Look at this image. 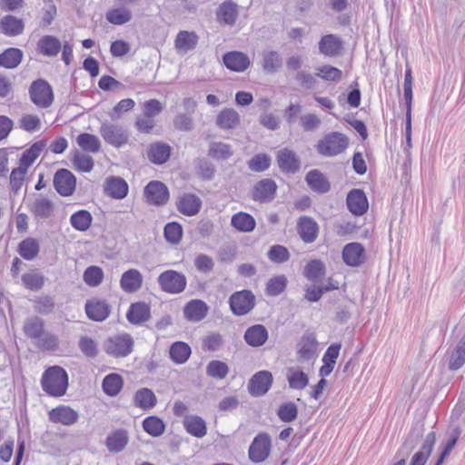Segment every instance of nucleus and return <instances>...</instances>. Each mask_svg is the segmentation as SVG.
Segmentation results:
<instances>
[{"label": "nucleus", "instance_id": "774afa93", "mask_svg": "<svg viewBox=\"0 0 465 465\" xmlns=\"http://www.w3.org/2000/svg\"><path fill=\"white\" fill-rule=\"evenodd\" d=\"M196 169L198 175L203 180H212L214 177V165L205 158L197 161Z\"/></svg>", "mask_w": 465, "mask_h": 465}, {"label": "nucleus", "instance_id": "37998d69", "mask_svg": "<svg viewBox=\"0 0 465 465\" xmlns=\"http://www.w3.org/2000/svg\"><path fill=\"white\" fill-rule=\"evenodd\" d=\"M23 56L21 49L9 47L0 54V66L6 69L16 68L22 62Z\"/></svg>", "mask_w": 465, "mask_h": 465}, {"label": "nucleus", "instance_id": "39448f33", "mask_svg": "<svg viewBox=\"0 0 465 465\" xmlns=\"http://www.w3.org/2000/svg\"><path fill=\"white\" fill-rule=\"evenodd\" d=\"M134 347V340L128 333H122L109 337L104 344L106 353L119 358L129 355Z\"/></svg>", "mask_w": 465, "mask_h": 465}, {"label": "nucleus", "instance_id": "ddd939ff", "mask_svg": "<svg viewBox=\"0 0 465 465\" xmlns=\"http://www.w3.org/2000/svg\"><path fill=\"white\" fill-rule=\"evenodd\" d=\"M273 381L272 375L268 371L256 372L249 381L248 390L254 397L263 396L270 390Z\"/></svg>", "mask_w": 465, "mask_h": 465}, {"label": "nucleus", "instance_id": "f03ea898", "mask_svg": "<svg viewBox=\"0 0 465 465\" xmlns=\"http://www.w3.org/2000/svg\"><path fill=\"white\" fill-rule=\"evenodd\" d=\"M41 386L43 391L49 396H64L68 388V374L66 371L57 365L47 368L42 375Z\"/></svg>", "mask_w": 465, "mask_h": 465}, {"label": "nucleus", "instance_id": "338daca9", "mask_svg": "<svg viewBox=\"0 0 465 465\" xmlns=\"http://www.w3.org/2000/svg\"><path fill=\"white\" fill-rule=\"evenodd\" d=\"M316 75L325 81L338 82L342 77V72L337 67L326 64L318 68Z\"/></svg>", "mask_w": 465, "mask_h": 465}, {"label": "nucleus", "instance_id": "473e14b6", "mask_svg": "<svg viewBox=\"0 0 465 465\" xmlns=\"http://www.w3.org/2000/svg\"><path fill=\"white\" fill-rule=\"evenodd\" d=\"M25 24L12 15H6L0 19V32L7 36H16L24 32Z\"/></svg>", "mask_w": 465, "mask_h": 465}, {"label": "nucleus", "instance_id": "3c124183", "mask_svg": "<svg viewBox=\"0 0 465 465\" xmlns=\"http://www.w3.org/2000/svg\"><path fill=\"white\" fill-rule=\"evenodd\" d=\"M39 250L37 240L29 237L19 243L17 252L25 260L32 261L38 255Z\"/></svg>", "mask_w": 465, "mask_h": 465}, {"label": "nucleus", "instance_id": "864d4df0", "mask_svg": "<svg viewBox=\"0 0 465 465\" xmlns=\"http://www.w3.org/2000/svg\"><path fill=\"white\" fill-rule=\"evenodd\" d=\"M233 154L232 146L223 142H212L208 155L216 160H227Z\"/></svg>", "mask_w": 465, "mask_h": 465}, {"label": "nucleus", "instance_id": "4d7b16f0", "mask_svg": "<svg viewBox=\"0 0 465 465\" xmlns=\"http://www.w3.org/2000/svg\"><path fill=\"white\" fill-rule=\"evenodd\" d=\"M76 142L84 151L89 153H97L101 147L98 137L88 133L80 134L76 138Z\"/></svg>", "mask_w": 465, "mask_h": 465}, {"label": "nucleus", "instance_id": "603ef678", "mask_svg": "<svg viewBox=\"0 0 465 465\" xmlns=\"http://www.w3.org/2000/svg\"><path fill=\"white\" fill-rule=\"evenodd\" d=\"M38 48L44 55L55 56L61 49V42L53 35H45L39 40Z\"/></svg>", "mask_w": 465, "mask_h": 465}, {"label": "nucleus", "instance_id": "49530a36", "mask_svg": "<svg viewBox=\"0 0 465 465\" xmlns=\"http://www.w3.org/2000/svg\"><path fill=\"white\" fill-rule=\"evenodd\" d=\"M286 378L289 387L292 390H303L309 383L308 375L300 369L289 368Z\"/></svg>", "mask_w": 465, "mask_h": 465}, {"label": "nucleus", "instance_id": "0eeeda50", "mask_svg": "<svg viewBox=\"0 0 465 465\" xmlns=\"http://www.w3.org/2000/svg\"><path fill=\"white\" fill-rule=\"evenodd\" d=\"M29 95L31 101L39 108H47L54 101L53 89L44 79H37L31 84Z\"/></svg>", "mask_w": 465, "mask_h": 465}, {"label": "nucleus", "instance_id": "8fccbe9b", "mask_svg": "<svg viewBox=\"0 0 465 465\" xmlns=\"http://www.w3.org/2000/svg\"><path fill=\"white\" fill-rule=\"evenodd\" d=\"M106 20L113 25H122L132 20L133 15L125 5L113 8L106 13Z\"/></svg>", "mask_w": 465, "mask_h": 465}, {"label": "nucleus", "instance_id": "ea45409f", "mask_svg": "<svg viewBox=\"0 0 465 465\" xmlns=\"http://www.w3.org/2000/svg\"><path fill=\"white\" fill-rule=\"evenodd\" d=\"M231 225L241 232H251L255 229V219L247 213L239 212L232 216Z\"/></svg>", "mask_w": 465, "mask_h": 465}, {"label": "nucleus", "instance_id": "680f3d73", "mask_svg": "<svg viewBox=\"0 0 465 465\" xmlns=\"http://www.w3.org/2000/svg\"><path fill=\"white\" fill-rule=\"evenodd\" d=\"M163 234L168 242L176 244L180 242L183 237V228L181 224L176 222L168 223L164 226Z\"/></svg>", "mask_w": 465, "mask_h": 465}, {"label": "nucleus", "instance_id": "aec40b11", "mask_svg": "<svg viewBox=\"0 0 465 465\" xmlns=\"http://www.w3.org/2000/svg\"><path fill=\"white\" fill-rule=\"evenodd\" d=\"M297 231L304 242L311 243L313 242L318 236L319 226L312 218L302 216L298 221Z\"/></svg>", "mask_w": 465, "mask_h": 465}, {"label": "nucleus", "instance_id": "79ce46f5", "mask_svg": "<svg viewBox=\"0 0 465 465\" xmlns=\"http://www.w3.org/2000/svg\"><path fill=\"white\" fill-rule=\"evenodd\" d=\"M45 143L38 141L33 143L30 148L26 149L21 155L19 160V166L22 169L28 170V168L38 158L41 152L45 149Z\"/></svg>", "mask_w": 465, "mask_h": 465}, {"label": "nucleus", "instance_id": "2eb2a0df", "mask_svg": "<svg viewBox=\"0 0 465 465\" xmlns=\"http://www.w3.org/2000/svg\"><path fill=\"white\" fill-rule=\"evenodd\" d=\"M85 312L87 317L94 322L106 320L111 312V306L104 300L93 299L86 302Z\"/></svg>", "mask_w": 465, "mask_h": 465}, {"label": "nucleus", "instance_id": "4468645a", "mask_svg": "<svg viewBox=\"0 0 465 465\" xmlns=\"http://www.w3.org/2000/svg\"><path fill=\"white\" fill-rule=\"evenodd\" d=\"M348 210L356 216L363 215L369 208V203L364 192L361 189H352L346 198Z\"/></svg>", "mask_w": 465, "mask_h": 465}, {"label": "nucleus", "instance_id": "a19ab883", "mask_svg": "<svg viewBox=\"0 0 465 465\" xmlns=\"http://www.w3.org/2000/svg\"><path fill=\"white\" fill-rule=\"evenodd\" d=\"M342 48V43L335 35H326L319 42L320 52L327 56H335L339 54Z\"/></svg>", "mask_w": 465, "mask_h": 465}, {"label": "nucleus", "instance_id": "58836bf2", "mask_svg": "<svg viewBox=\"0 0 465 465\" xmlns=\"http://www.w3.org/2000/svg\"><path fill=\"white\" fill-rule=\"evenodd\" d=\"M282 66V58L277 51L264 50L262 53V68L266 74H275Z\"/></svg>", "mask_w": 465, "mask_h": 465}, {"label": "nucleus", "instance_id": "cd10ccee", "mask_svg": "<svg viewBox=\"0 0 465 465\" xmlns=\"http://www.w3.org/2000/svg\"><path fill=\"white\" fill-rule=\"evenodd\" d=\"M317 344L314 332L305 331L298 343L299 357L304 361L311 360L315 354Z\"/></svg>", "mask_w": 465, "mask_h": 465}, {"label": "nucleus", "instance_id": "c85d7f7f", "mask_svg": "<svg viewBox=\"0 0 465 465\" xmlns=\"http://www.w3.org/2000/svg\"><path fill=\"white\" fill-rule=\"evenodd\" d=\"M436 434L430 431L427 434L420 449L412 456L409 465H425L433 450Z\"/></svg>", "mask_w": 465, "mask_h": 465}, {"label": "nucleus", "instance_id": "0e129e2a", "mask_svg": "<svg viewBox=\"0 0 465 465\" xmlns=\"http://www.w3.org/2000/svg\"><path fill=\"white\" fill-rule=\"evenodd\" d=\"M271 165V157L266 153L255 154L248 161L250 170L257 173L267 170Z\"/></svg>", "mask_w": 465, "mask_h": 465}, {"label": "nucleus", "instance_id": "a878e982", "mask_svg": "<svg viewBox=\"0 0 465 465\" xmlns=\"http://www.w3.org/2000/svg\"><path fill=\"white\" fill-rule=\"evenodd\" d=\"M305 181L313 192L323 194L331 190V183L327 177L319 170L314 169L307 173Z\"/></svg>", "mask_w": 465, "mask_h": 465}, {"label": "nucleus", "instance_id": "bf43d9fd", "mask_svg": "<svg viewBox=\"0 0 465 465\" xmlns=\"http://www.w3.org/2000/svg\"><path fill=\"white\" fill-rule=\"evenodd\" d=\"M83 279L88 286L96 287L103 282L104 272L99 266H89L85 269Z\"/></svg>", "mask_w": 465, "mask_h": 465}, {"label": "nucleus", "instance_id": "423d86ee", "mask_svg": "<svg viewBox=\"0 0 465 465\" xmlns=\"http://www.w3.org/2000/svg\"><path fill=\"white\" fill-rule=\"evenodd\" d=\"M99 133L105 143L115 148L124 146L129 141L127 129L120 124L108 122L103 123L100 126Z\"/></svg>", "mask_w": 465, "mask_h": 465}, {"label": "nucleus", "instance_id": "e433bc0d", "mask_svg": "<svg viewBox=\"0 0 465 465\" xmlns=\"http://www.w3.org/2000/svg\"><path fill=\"white\" fill-rule=\"evenodd\" d=\"M183 423L185 430L193 437L203 438L207 433L206 423L200 416H185Z\"/></svg>", "mask_w": 465, "mask_h": 465}, {"label": "nucleus", "instance_id": "6e6552de", "mask_svg": "<svg viewBox=\"0 0 465 465\" xmlns=\"http://www.w3.org/2000/svg\"><path fill=\"white\" fill-rule=\"evenodd\" d=\"M255 296L249 290L235 292L229 298L232 312L236 316L249 313L255 306Z\"/></svg>", "mask_w": 465, "mask_h": 465}, {"label": "nucleus", "instance_id": "a18cd8bd", "mask_svg": "<svg viewBox=\"0 0 465 465\" xmlns=\"http://www.w3.org/2000/svg\"><path fill=\"white\" fill-rule=\"evenodd\" d=\"M170 358L177 363L183 364L186 362L192 353L191 347L183 341H175L170 347Z\"/></svg>", "mask_w": 465, "mask_h": 465}, {"label": "nucleus", "instance_id": "f3484780", "mask_svg": "<svg viewBox=\"0 0 465 465\" xmlns=\"http://www.w3.org/2000/svg\"><path fill=\"white\" fill-rule=\"evenodd\" d=\"M444 358L450 371H458L465 364V332L458 344L446 352Z\"/></svg>", "mask_w": 465, "mask_h": 465}, {"label": "nucleus", "instance_id": "f257e3e1", "mask_svg": "<svg viewBox=\"0 0 465 465\" xmlns=\"http://www.w3.org/2000/svg\"><path fill=\"white\" fill-rule=\"evenodd\" d=\"M24 332L35 341V345L39 349L53 351L58 346V338L45 331V322L38 316H32L25 320Z\"/></svg>", "mask_w": 465, "mask_h": 465}, {"label": "nucleus", "instance_id": "4be33fe9", "mask_svg": "<svg viewBox=\"0 0 465 465\" xmlns=\"http://www.w3.org/2000/svg\"><path fill=\"white\" fill-rule=\"evenodd\" d=\"M143 275L137 269H129L122 274L120 286L127 293L136 292L143 285Z\"/></svg>", "mask_w": 465, "mask_h": 465}, {"label": "nucleus", "instance_id": "5fc2aeb1", "mask_svg": "<svg viewBox=\"0 0 465 465\" xmlns=\"http://www.w3.org/2000/svg\"><path fill=\"white\" fill-rule=\"evenodd\" d=\"M325 265L320 260H312L303 270V275L311 282H318L325 274Z\"/></svg>", "mask_w": 465, "mask_h": 465}, {"label": "nucleus", "instance_id": "2f4dec72", "mask_svg": "<svg viewBox=\"0 0 465 465\" xmlns=\"http://www.w3.org/2000/svg\"><path fill=\"white\" fill-rule=\"evenodd\" d=\"M129 442L128 432L120 429L110 433L105 440V446L112 453L121 452Z\"/></svg>", "mask_w": 465, "mask_h": 465}, {"label": "nucleus", "instance_id": "393cba45", "mask_svg": "<svg viewBox=\"0 0 465 465\" xmlns=\"http://www.w3.org/2000/svg\"><path fill=\"white\" fill-rule=\"evenodd\" d=\"M151 317L150 306L143 302H138L132 303L127 311L126 318L132 324H142L148 321Z\"/></svg>", "mask_w": 465, "mask_h": 465}, {"label": "nucleus", "instance_id": "c03bdc74", "mask_svg": "<svg viewBox=\"0 0 465 465\" xmlns=\"http://www.w3.org/2000/svg\"><path fill=\"white\" fill-rule=\"evenodd\" d=\"M123 378L117 373H110L106 375L102 382L104 392L110 397L118 395L123 388Z\"/></svg>", "mask_w": 465, "mask_h": 465}, {"label": "nucleus", "instance_id": "72a5a7b5", "mask_svg": "<svg viewBox=\"0 0 465 465\" xmlns=\"http://www.w3.org/2000/svg\"><path fill=\"white\" fill-rule=\"evenodd\" d=\"M54 203L46 197L39 195L33 203L30 211L36 219L46 220L54 213Z\"/></svg>", "mask_w": 465, "mask_h": 465}, {"label": "nucleus", "instance_id": "7c9ffc66", "mask_svg": "<svg viewBox=\"0 0 465 465\" xmlns=\"http://www.w3.org/2000/svg\"><path fill=\"white\" fill-rule=\"evenodd\" d=\"M209 307L202 300L190 301L183 309L184 317L191 322H200L207 315Z\"/></svg>", "mask_w": 465, "mask_h": 465}, {"label": "nucleus", "instance_id": "13d9d810", "mask_svg": "<svg viewBox=\"0 0 465 465\" xmlns=\"http://www.w3.org/2000/svg\"><path fill=\"white\" fill-rule=\"evenodd\" d=\"M229 372L228 365L219 360L211 361L206 366V374L209 377L223 380L224 379Z\"/></svg>", "mask_w": 465, "mask_h": 465}, {"label": "nucleus", "instance_id": "f704fd0d", "mask_svg": "<svg viewBox=\"0 0 465 465\" xmlns=\"http://www.w3.org/2000/svg\"><path fill=\"white\" fill-rule=\"evenodd\" d=\"M198 41L196 33L183 30L177 34L174 46L179 53L186 54L196 47Z\"/></svg>", "mask_w": 465, "mask_h": 465}, {"label": "nucleus", "instance_id": "b1692460", "mask_svg": "<svg viewBox=\"0 0 465 465\" xmlns=\"http://www.w3.org/2000/svg\"><path fill=\"white\" fill-rule=\"evenodd\" d=\"M177 210L186 216H193L200 212L202 200L195 194L184 193L176 203Z\"/></svg>", "mask_w": 465, "mask_h": 465}, {"label": "nucleus", "instance_id": "20e7f679", "mask_svg": "<svg viewBox=\"0 0 465 465\" xmlns=\"http://www.w3.org/2000/svg\"><path fill=\"white\" fill-rule=\"evenodd\" d=\"M162 291L171 294H178L184 291L187 280L184 274L174 270L162 272L157 279Z\"/></svg>", "mask_w": 465, "mask_h": 465}, {"label": "nucleus", "instance_id": "6ab92c4d", "mask_svg": "<svg viewBox=\"0 0 465 465\" xmlns=\"http://www.w3.org/2000/svg\"><path fill=\"white\" fill-rule=\"evenodd\" d=\"M342 260L351 267H358L364 262L365 250L360 242H351L342 249Z\"/></svg>", "mask_w": 465, "mask_h": 465}, {"label": "nucleus", "instance_id": "69168bd1", "mask_svg": "<svg viewBox=\"0 0 465 465\" xmlns=\"http://www.w3.org/2000/svg\"><path fill=\"white\" fill-rule=\"evenodd\" d=\"M22 282L25 288L31 290V291H38L42 289L45 278L42 274L37 272H29L25 273L22 276Z\"/></svg>", "mask_w": 465, "mask_h": 465}, {"label": "nucleus", "instance_id": "c9c22d12", "mask_svg": "<svg viewBox=\"0 0 465 465\" xmlns=\"http://www.w3.org/2000/svg\"><path fill=\"white\" fill-rule=\"evenodd\" d=\"M171 155V147L169 144L157 142L150 144L147 151L148 159L155 164L166 163Z\"/></svg>", "mask_w": 465, "mask_h": 465}, {"label": "nucleus", "instance_id": "e2e57ef3", "mask_svg": "<svg viewBox=\"0 0 465 465\" xmlns=\"http://www.w3.org/2000/svg\"><path fill=\"white\" fill-rule=\"evenodd\" d=\"M287 279L284 275L271 278L266 284V292L271 296L281 294L286 288Z\"/></svg>", "mask_w": 465, "mask_h": 465}, {"label": "nucleus", "instance_id": "6e6d98bb", "mask_svg": "<svg viewBox=\"0 0 465 465\" xmlns=\"http://www.w3.org/2000/svg\"><path fill=\"white\" fill-rule=\"evenodd\" d=\"M143 429L153 437L161 436L165 430V424L156 416H149L143 420Z\"/></svg>", "mask_w": 465, "mask_h": 465}, {"label": "nucleus", "instance_id": "052dcab7", "mask_svg": "<svg viewBox=\"0 0 465 465\" xmlns=\"http://www.w3.org/2000/svg\"><path fill=\"white\" fill-rule=\"evenodd\" d=\"M279 419L283 422H292L297 419L298 408L294 402L289 401L280 405L277 410Z\"/></svg>", "mask_w": 465, "mask_h": 465}, {"label": "nucleus", "instance_id": "09e8293b", "mask_svg": "<svg viewBox=\"0 0 465 465\" xmlns=\"http://www.w3.org/2000/svg\"><path fill=\"white\" fill-rule=\"evenodd\" d=\"M93 223V216L87 210H79L70 217V223L73 228L79 232L87 231Z\"/></svg>", "mask_w": 465, "mask_h": 465}, {"label": "nucleus", "instance_id": "4c0bfd02", "mask_svg": "<svg viewBox=\"0 0 465 465\" xmlns=\"http://www.w3.org/2000/svg\"><path fill=\"white\" fill-rule=\"evenodd\" d=\"M240 121V115L234 109L225 108L218 114L215 124L220 129L230 130L236 128Z\"/></svg>", "mask_w": 465, "mask_h": 465}, {"label": "nucleus", "instance_id": "9b49d317", "mask_svg": "<svg viewBox=\"0 0 465 465\" xmlns=\"http://www.w3.org/2000/svg\"><path fill=\"white\" fill-rule=\"evenodd\" d=\"M76 186L74 175L67 169H59L54 176V187L62 196H70Z\"/></svg>", "mask_w": 465, "mask_h": 465}, {"label": "nucleus", "instance_id": "1a4fd4ad", "mask_svg": "<svg viewBox=\"0 0 465 465\" xmlns=\"http://www.w3.org/2000/svg\"><path fill=\"white\" fill-rule=\"evenodd\" d=\"M272 447L271 438L267 433H259L251 443L248 455L252 462L264 461L270 455Z\"/></svg>", "mask_w": 465, "mask_h": 465}, {"label": "nucleus", "instance_id": "5701e85b", "mask_svg": "<svg viewBox=\"0 0 465 465\" xmlns=\"http://www.w3.org/2000/svg\"><path fill=\"white\" fill-rule=\"evenodd\" d=\"M269 333L262 324H254L246 329L243 339L251 347H261L268 340Z\"/></svg>", "mask_w": 465, "mask_h": 465}, {"label": "nucleus", "instance_id": "7ed1b4c3", "mask_svg": "<svg viewBox=\"0 0 465 465\" xmlns=\"http://www.w3.org/2000/svg\"><path fill=\"white\" fill-rule=\"evenodd\" d=\"M349 145L348 137L339 132H331L318 142L317 152L325 157L336 156L343 153Z\"/></svg>", "mask_w": 465, "mask_h": 465}, {"label": "nucleus", "instance_id": "dca6fc26", "mask_svg": "<svg viewBox=\"0 0 465 465\" xmlns=\"http://www.w3.org/2000/svg\"><path fill=\"white\" fill-rule=\"evenodd\" d=\"M277 163L279 168L287 173H295L301 168V161L297 154L288 149L284 148L277 153Z\"/></svg>", "mask_w": 465, "mask_h": 465}, {"label": "nucleus", "instance_id": "412c9836", "mask_svg": "<svg viewBox=\"0 0 465 465\" xmlns=\"http://www.w3.org/2000/svg\"><path fill=\"white\" fill-rule=\"evenodd\" d=\"M129 186L125 180L118 176H111L106 179L104 193L111 198L121 200L128 194Z\"/></svg>", "mask_w": 465, "mask_h": 465}, {"label": "nucleus", "instance_id": "de8ad7c7", "mask_svg": "<svg viewBox=\"0 0 465 465\" xmlns=\"http://www.w3.org/2000/svg\"><path fill=\"white\" fill-rule=\"evenodd\" d=\"M134 401L136 407L143 410H149L156 405L157 400L153 391L143 388L135 392Z\"/></svg>", "mask_w": 465, "mask_h": 465}, {"label": "nucleus", "instance_id": "f8f14e48", "mask_svg": "<svg viewBox=\"0 0 465 465\" xmlns=\"http://www.w3.org/2000/svg\"><path fill=\"white\" fill-rule=\"evenodd\" d=\"M276 183L270 179L264 178L257 182L252 192V198L255 202L270 203L272 202L277 192Z\"/></svg>", "mask_w": 465, "mask_h": 465}, {"label": "nucleus", "instance_id": "c756f323", "mask_svg": "<svg viewBox=\"0 0 465 465\" xmlns=\"http://www.w3.org/2000/svg\"><path fill=\"white\" fill-rule=\"evenodd\" d=\"M238 13V5L235 2L232 0L224 1L219 5L217 9V20L220 23L232 25L237 20Z\"/></svg>", "mask_w": 465, "mask_h": 465}, {"label": "nucleus", "instance_id": "a211bd4d", "mask_svg": "<svg viewBox=\"0 0 465 465\" xmlns=\"http://www.w3.org/2000/svg\"><path fill=\"white\" fill-rule=\"evenodd\" d=\"M224 65L231 71L242 73L251 65L247 54L240 51H231L223 55Z\"/></svg>", "mask_w": 465, "mask_h": 465}, {"label": "nucleus", "instance_id": "9d476101", "mask_svg": "<svg viewBox=\"0 0 465 465\" xmlns=\"http://www.w3.org/2000/svg\"><path fill=\"white\" fill-rule=\"evenodd\" d=\"M143 194L148 203L162 206L169 199L167 186L160 181H151L144 188Z\"/></svg>", "mask_w": 465, "mask_h": 465}, {"label": "nucleus", "instance_id": "bb28decb", "mask_svg": "<svg viewBox=\"0 0 465 465\" xmlns=\"http://www.w3.org/2000/svg\"><path fill=\"white\" fill-rule=\"evenodd\" d=\"M49 420L54 423L70 426L78 420V413L68 406H59L49 411Z\"/></svg>", "mask_w": 465, "mask_h": 465}]
</instances>
